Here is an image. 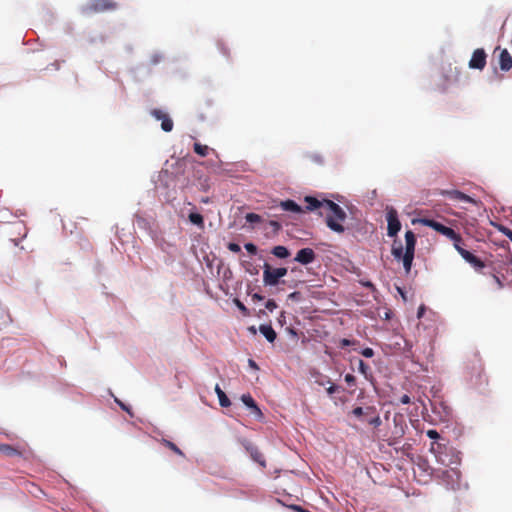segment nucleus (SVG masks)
Returning a JSON list of instances; mask_svg holds the SVG:
<instances>
[{
    "instance_id": "nucleus-9",
    "label": "nucleus",
    "mask_w": 512,
    "mask_h": 512,
    "mask_svg": "<svg viewBox=\"0 0 512 512\" xmlns=\"http://www.w3.org/2000/svg\"><path fill=\"white\" fill-rule=\"evenodd\" d=\"M487 55L482 48L476 49L469 61V68L483 70L486 66Z\"/></svg>"
},
{
    "instance_id": "nucleus-5",
    "label": "nucleus",
    "mask_w": 512,
    "mask_h": 512,
    "mask_svg": "<svg viewBox=\"0 0 512 512\" xmlns=\"http://www.w3.org/2000/svg\"><path fill=\"white\" fill-rule=\"evenodd\" d=\"M421 223L427 227L434 229L435 231L441 233L442 235L448 237L449 239H451L454 242V244L455 243L459 244L462 242V238H461L460 234L455 232L454 229L447 227L436 220L424 218V219H421Z\"/></svg>"
},
{
    "instance_id": "nucleus-36",
    "label": "nucleus",
    "mask_w": 512,
    "mask_h": 512,
    "mask_svg": "<svg viewBox=\"0 0 512 512\" xmlns=\"http://www.w3.org/2000/svg\"><path fill=\"white\" fill-rule=\"evenodd\" d=\"M265 307L266 309H268L269 311H273L274 309L277 308V304L276 302L273 300V299H269L266 304H265Z\"/></svg>"
},
{
    "instance_id": "nucleus-40",
    "label": "nucleus",
    "mask_w": 512,
    "mask_h": 512,
    "mask_svg": "<svg viewBox=\"0 0 512 512\" xmlns=\"http://www.w3.org/2000/svg\"><path fill=\"white\" fill-rule=\"evenodd\" d=\"M338 387L334 384H332L331 386H329L326 391L329 395H332L334 394L336 391H337Z\"/></svg>"
},
{
    "instance_id": "nucleus-13",
    "label": "nucleus",
    "mask_w": 512,
    "mask_h": 512,
    "mask_svg": "<svg viewBox=\"0 0 512 512\" xmlns=\"http://www.w3.org/2000/svg\"><path fill=\"white\" fill-rule=\"evenodd\" d=\"M316 259V253L311 248H302L300 249L295 257V261L303 264L308 265L312 263Z\"/></svg>"
},
{
    "instance_id": "nucleus-3",
    "label": "nucleus",
    "mask_w": 512,
    "mask_h": 512,
    "mask_svg": "<svg viewBox=\"0 0 512 512\" xmlns=\"http://www.w3.org/2000/svg\"><path fill=\"white\" fill-rule=\"evenodd\" d=\"M435 477L448 489H458L460 486L461 473L456 468H441L435 471Z\"/></svg>"
},
{
    "instance_id": "nucleus-54",
    "label": "nucleus",
    "mask_w": 512,
    "mask_h": 512,
    "mask_svg": "<svg viewBox=\"0 0 512 512\" xmlns=\"http://www.w3.org/2000/svg\"><path fill=\"white\" fill-rule=\"evenodd\" d=\"M509 239L512 241V235L509 237Z\"/></svg>"
},
{
    "instance_id": "nucleus-17",
    "label": "nucleus",
    "mask_w": 512,
    "mask_h": 512,
    "mask_svg": "<svg viewBox=\"0 0 512 512\" xmlns=\"http://www.w3.org/2000/svg\"><path fill=\"white\" fill-rule=\"evenodd\" d=\"M246 449H247V451H249L250 456L252 457V459L255 462L259 463L263 467L266 466L265 458H264L263 454L258 450L257 447L250 445V446H247Z\"/></svg>"
},
{
    "instance_id": "nucleus-23",
    "label": "nucleus",
    "mask_w": 512,
    "mask_h": 512,
    "mask_svg": "<svg viewBox=\"0 0 512 512\" xmlns=\"http://www.w3.org/2000/svg\"><path fill=\"white\" fill-rule=\"evenodd\" d=\"M358 370L366 379L372 377L370 366L361 359H358Z\"/></svg>"
},
{
    "instance_id": "nucleus-27",
    "label": "nucleus",
    "mask_w": 512,
    "mask_h": 512,
    "mask_svg": "<svg viewBox=\"0 0 512 512\" xmlns=\"http://www.w3.org/2000/svg\"><path fill=\"white\" fill-rule=\"evenodd\" d=\"M162 443L167 447L169 448L170 450H172L174 453H176L177 455L179 456H184V453L182 452L181 449L178 448V446L176 444H174L173 442L169 441V440H166V439H163L162 440Z\"/></svg>"
},
{
    "instance_id": "nucleus-10",
    "label": "nucleus",
    "mask_w": 512,
    "mask_h": 512,
    "mask_svg": "<svg viewBox=\"0 0 512 512\" xmlns=\"http://www.w3.org/2000/svg\"><path fill=\"white\" fill-rule=\"evenodd\" d=\"M387 222H388L387 234H388V236L393 237L401 229V224H400V221L398 219V215H397L396 210L390 209L387 212Z\"/></svg>"
},
{
    "instance_id": "nucleus-52",
    "label": "nucleus",
    "mask_w": 512,
    "mask_h": 512,
    "mask_svg": "<svg viewBox=\"0 0 512 512\" xmlns=\"http://www.w3.org/2000/svg\"><path fill=\"white\" fill-rule=\"evenodd\" d=\"M223 54H224V55H228L227 50H226V49H224V48H223Z\"/></svg>"
},
{
    "instance_id": "nucleus-33",
    "label": "nucleus",
    "mask_w": 512,
    "mask_h": 512,
    "mask_svg": "<svg viewBox=\"0 0 512 512\" xmlns=\"http://www.w3.org/2000/svg\"><path fill=\"white\" fill-rule=\"evenodd\" d=\"M345 382L349 385V386H355L356 385V378L354 375L352 374H346L345 375Z\"/></svg>"
},
{
    "instance_id": "nucleus-38",
    "label": "nucleus",
    "mask_w": 512,
    "mask_h": 512,
    "mask_svg": "<svg viewBox=\"0 0 512 512\" xmlns=\"http://www.w3.org/2000/svg\"><path fill=\"white\" fill-rule=\"evenodd\" d=\"M399 401H400L401 404H409V403H411V399H410V397L407 394L402 395L400 397Z\"/></svg>"
},
{
    "instance_id": "nucleus-25",
    "label": "nucleus",
    "mask_w": 512,
    "mask_h": 512,
    "mask_svg": "<svg viewBox=\"0 0 512 512\" xmlns=\"http://www.w3.org/2000/svg\"><path fill=\"white\" fill-rule=\"evenodd\" d=\"M189 220L191 223L202 227L204 225V219L201 214L199 213H190L189 214Z\"/></svg>"
},
{
    "instance_id": "nucleus-7",
    "label": "nucleus",
    "mask_w": 512,
    "mask_h": 512,
    "mask_svg": "<svg viewBox=\"0 0 512 512\" xmlns=\"http://www.w3.org/2000/svg\"><path fill=\"white\" fill-rule=\"evenodd\" d=\"M118 4L113 0H90L84 8L86 13H100L117 9Z\"/></svg>"
},
{
    "instance_id": "nucleus-14",
    "label": "nucleus",
    "mask_w": 512,
    "mask_h": 512,
    "mask_svg": "<svg viewBox=\"0 0 512 512\" xmlns=\"http://www.w3.org/2000/svg\"><path fill=\"white\" fill-rule=\"evenodd\" d=\"M242 402L251 409L252 413L257 417L261 418L263 416L260 408L257 406L255 400L252 398L250 394H243L241 396Z\"/></svg>"
},
{
    "instance_id": "nucleus-21",
    "label": "nucleus",
    "mask_w": 512,
    "mask_h": 512,
    "mask_svg": "<svg viewBox=\"0 0 512 512\" xmlns=\"http://www.w3.org/2000/svg\"><path fill=\"white\" fill-rule=\"evenodd\" d=\"M271 253L280 259H286L290 256V251L282 245H278L272 248Z\"/></svg>"
},
{
    "instance_id": "nucleus-29",
    "label": "nucleus",
    "mask_w": 512,
    "mask_h": 512,
    "mask_svg": "<svg viewBox=\"0 0 512 512\" xmlns=\"http://www.w3.org/2000/svg\"><path fill=\"white\" fill-rule=\"evenodd\" d=\"M306 157L316 163V164H322L323 163V157L320 155V154H317V153H309L306 155Z\"/></svg>"
},
{
    "instance_id": "nucleus-24",
    "label": "nucleus",
    "mask_w": 512,
    "mask_h": 512,
    "mask_svg": "<svg viewBox=\"0 0 512 512\" xmlns=\"http://www.w3.org/2000/svg\"><path fill=\"white\" fill-rule=\"evenodd\" d=\"M193 149L196 154L202 157L207 156L209 151L211 150L207 145H202L201 143L198 142L194 143Z\"/></svg>"
},
{
    "instance_id": "nucleus-45",
    "label": "nucleus",
    "mask_w": 512,
    "mask_h": 512,
    "mask_svg": "<svg viewBox=\"0 0 512 512\" xmlns=\"http://www.w3.org/2000/svg\"><path fill=\"white\" fill-rule=\"evenodd\" d=\"M494 279H495L497 285L499 286V288H502L504 286L499 277L494 276Z\"/></svg>"
},
{
    "instance_id": "nucleus-15",
    "label": "nucleus",
    "mask_w": 512,
    "mask_h": 512,
    "mask_svg": "<svg viewBox=\"0 0 512 512\" xmlns=\"http://www.w3.org/2000/svg\"><path fill=\"white\" fill-rule=\"evenodd\" d=\"M499 65L503 71H508L512 68V57L506 49L501 50L499 53Z\"/></svg>"
},
{
    "instance_id": "nucleus-41",
    "label": "nucleus",
    "mask_w": 512,
    "mask_h": 512,
    "mask_svg": "<svg viewBox=\"0 0 512 512\" xmlns=\"http://www.w3.org/2000/svg\"><path fill=\"white\" fill-rule=\"evenodd\" d=\"M116 403L119 404V406L126 412L130 413V409L124 404L122 403L121 401H119L118 399H115Z\"/></svg>"
},
{
    "instance_id": "nucleus-11",
    "label": "nucleus",
    "mask_w": 512,
    "mask_h": 512,
    "mask_svg": "<svg viewBox=\"0 0 512 512\" xmlns=\"http://www.w3.org/2000/svg\"><path fill=\"white\" fill-rule=\"evenodd\" d=\"M151 115L157 120H161V128L165 132H170L173 129V121L172 119L162 110L153 109L151 111Z\"/></svg>"
},
{
    "instance_id": "nucleus-47",
    "label": "nucleus",
    "mask_w": 512,
    "mask_h": 512,
    "mask_svg": "<svg viewBox=\"0 0 512 512\" xmlns=\"http://www.w3.org/2000/svg\"><path fill=\"white\" fill-rule=\"evenodd\" d=\"M299 294H300L299 292H293V293L289 294V298L296 299V298H298Z\"/></svg>"
},
{
    "instance_id": "nucleus-19",
    "label": "nucleus",
    "mask_w": 512,
    "mask_h": 512,
    "mask_svg": "<svg viewBox=\"0 0 512 512\" xmlns=\"http://www.w3.org/2000/svg\"><path fill=\"white\" fill-rule=\"evenodd\" d=\"M280 207L284 211H289L293 213H301L303 210L301 206H299L295 201L293 200H285L280 202Z\"/></svg>"
},
{
    "instance_id": "nucleus-43",
    "label": "nucleus",
    "mask_w": 512,
    "mask_h": 512,
    "mask_svg": "<svg viewBox=\"0 0 512 512\" xmlns=\"http://www.w3.org/2000/svg\"><path fill=\"white\" fill-rule=\"evenodd\" d=\"M340 345H341V347L349 346V345H351V341L344 338L341 340Z\"/></svg>"
},
{
    "instance_id": "nucleus-18",
    "label": "nucleus",
    "mask_w": 512,
    "mask_h": 512,
    "mask_svg": "<svg viewBox=\"0 0 512 512\" xmlns=\"http://www.w3.org/2000/svg\"><path fill=\"white\" fill-rule=\"evenodd\" d=\"M0 453L8 457L22 456V451L9 444H0Z\"/></svg>"
},
{
    "instance_id": "nucleus-12",
    "label": "nucleus",
    "mask_w": 512,
    "mask_h": 512,
    "mask_svg": "<svg viewBox=\"0 0 512 512\" xmlns=\"http://www.w3.org/2000/svg\"><path fill=\"white\" fill-rule=\"evenodd\" d=\"M441 195L448 197L451 200L454 201H462V202H468L475 204L476 201L470 197L469 195H466L465 193L459 191V190H442Z\"/></svg>"
},
{
    "instance_id": "nucleus-8",
    "label": "nucleus",
    "mask_w": 512,
    "mask_h": 512,
    "mask_svg": "<svg viewBox=\"0 0 512 512\" xmlns=\"http://www.w3.org/2000/svg\"><path fill=\"white\" fill-rule=\"evenodd\" d=\"M454 248L457 250V252L462 256V258L467 261L469 264H471L476 270H481L485 267V263L476 257L474 254L469 252L468 250L464 249L461 246V243L454 244Z\"/></svg>"
},
{
    "instance_id": "nucleus-6",
    "label": "nucleus",
    "mask_w": 512,
    "mask_h": 512,
    "mask_svg": "<svg viewBox=\"0 0 512 512\" xmlns=\"http://www.w3.org/2000/svg\"><path fill=\"white\" fill-rule=\"evenodd\" d=\"M426 435L430 439L435 440L434 442L431 443L430 451L436 456L437 460L440 463L445 464V459L442 457V454L446 449V444L439 441L443 440V438H441L440 434L434 429L428 430L426 432Z\"/></svg>"
},
{
    "instance_id": "nucleus-22",
    "label": "nucleus",
    "mask_w": 512,
    "mask_h": 512,
    "mask_svg": "<svg viewBox=\"0 0 512 512\" xmlns=\"http://www.w3.org/2000/svg\"><path fill=\"white\" fill-rule=\"evenodd\" d=\"M215 392L218 396L219 404L222 407H229L231 405L229 398L226 396L225 392L220 388L218 384L215 386Z\"/></svg>"
},
{
    "instance_id": "nucleus-16",
    "label": "nucleus",
    "mask_w": 512,
    "mask_h": 512,
    "mask_svg": "<svg viewBox=\"0 0 512 512\" xmlns=\"http://www.w3.org/2000/svg\"><path fill=\"white\" fill-rule=\"evenodd\" d=\"M305 202L307 203L306 209L309 211H313L316 209H322L323 211L326 210L325 200L320 201L315 197L307 196L305 197ZM324 212H321L323 214Z\"/></svg>"
},
{
    "instance_id": "nucleus-26",
    "label": "nucleus",
    "mask_w": 512,
    "mask_h": 512,
    "mask_svg": "<svg viewBox=\"0 0 512 512\" xmlns=\"http://www.w3.org/2000/svg\"><path fill=\"white\" fill-rule=\"evenodd\" d=\"M372 412H374L373 407H367L366 409H363L362 407H356L352 410V414L356 417H361L362 415H368Z\"/></svg>"
},
{
    "instance_id": "nucleus-30",
    "label": "nucleus",
    "mask_w": 512,
    "mask_h": 512,
    "mask_svg": "<svg viewBox=\"0 0 512 512\" xmlns=\"http://www.w3.org/2000/svg\"><path fill=\"white\" fill-rule=\"evenodd\" d=\"M235 304L237 308L243 313V315H249V311L246 306L238 299H235Z\"/></svg>"
},
{
    "instance_id": "nucleus-4",
    "label": "nucleus",
    "mask_w": 512,
    "mask_h": 512,
    "mask_svg": "<svg viewBox=\"0 0 512 512\" xmlns=\"http://www.w3.org/2000/svg\"><path fill=\"white\" fill-rule=\"evenodd\" d=\"M288 269L286 267L272 268L270 264L264 263L263 265V283L265 286H277L281 278L287 275Z\"/></svg>"
},
{
    "instance_id": "nucleus-35",
    "label": "nucleus",
    "mask_w": 512,
    "mask_h": 512,
    "mask_svg": "<svg viewBox=\"0 0 512 512\" xmlns=\"http://www.w3.org/2000/svg\"><path fill=\"white\" fill-rule=\"evenodd\" d=\"M228 249L233 253H239L241 251L240 245L233 242L228 244Z\"/></svg>"
},
{
    "instance_id": "nucleus-51",
    "label": "nucleus",
    "mask_w": 512,
    "mask_h": 512,
    "mask_svg": "<svg viewBox=\"0 0 512 512\" xmlns=\"http://www.w3.org/2000/svg\"><path fill=\"white\" fill-rule=\"evenodd\" d=\"M202 202H203V203H208V202H209V199H208V198H204V199H202Z\"/></svg>"
},
{
    "instance_id": "nucleus-53",
    "label": "nucleus",
    "mask_w": 512,
    "mask_h": 512,
    "mask_svg": "<svg viewBox=\"0 0 512 512\" xmlns=\"http://www.w3.org/2000/svg\"><path fill=\"white\" fill-rule=\"evenodd\" d=\"M250 330H251V332L256 333V330L254 327H251Z\"/></svg>"
},
{
    "instance_id": "nucleus-1",
    "label": "nucleus",
    "mask_w": 512,
    "mask_h": 512,
    "mask_svg": "<svg viewBox=\"0 0 512 512\" xmlns=\"http://www.w3.org/2000/svg\"><path fill=\"white\" fill-rule=\"evenodd\" d=\"M405 252L403 253V246L401 242L394 241L392 245V255L395 257V259L403 260V266L405 268V271L407 273L410 272L412 262L414 259V252H415V245H416V237L415 234L408 230L405 233Z\"/></svg>"
},
{
    "instance_id": "nucleus-20",
    "label": "nucleus",
    "mask_w": 512,
    "mask_h": 512,
    "mask_svg": "<svg viewBox=\"0 0 512 512\" xmlns=\"http://www.w3.org/2000/svg\"><path fill=\"white\" fill-rule=\"evenodd\" d=\"M259 330L270 343L275 341L277 335L271 325H260Z\"/></svg>"
},
{
    "instance_id": "nucleus-39",
    "label": "nucleus",
    "mask_w": 512,
    "mask_h": 512,
    "mask_svg": "<svg viewBox=\"0 0 512 512\" xmlns=\"http://www.w3.org/2000/svg\"><path fill=\"white\" fill-rule=\"evenodd\" d=\"M426 311V308L424 305H421L419 308H418V311H417V317L420 319L424 316V313Z\"/></svg>"
},
{
    "instance_id": "nucleus-2",
    "label": "nucleus",
    "mask_w": 512,
    "mask_h": 512,
    "mask_svg": "<svg viewBox=\"0 0 512 512\" xmlns=\"http://www.w3.org/2000/svg\"><path fill=\"white\" fill-rule=\"evenodd\" d=\"M326 214L325 222L326 225L334 232L343 233L345 228L343 222L346 220V212L338 204L331 200H325Z\"/></svg>"
},
{
    "instance_id": "nucleus-37",
    "label": "nucleus",
    "mask_w": 512,
    "mask_h": 512,
    "mask_svg": "<svg viewBox=\"0 0 512 512\" xmlns=\"http://www.w3.org/2000/svg\"><path fill=\"white\" fill-rule=\"evenodd\" d=\"M382 423L380 417L377 415L369 420V424L373 425L374 427L380 426Z\"/></svg>"
},
{
    "instance_id": "nucleus-28",
    "label": "nucleus",
    "mask_w": 512,
    "mask_h": 512,
    "mask_svg": "<svg viewBox=\"0 0 512 512\" xmlns=\"http://www.w3.org/2000/svg\"><path fill=\"white\" fill-rule=\"evenodd\" d=\"M247 222L251 224L260 223L262 221V217L256 213H248L245 216Z\"/></svg>"
},
{
    "instance_id": "nucleus-34",
    "label": "nucleus",
    "mask_w": 512,
    "mask_h": 512,
    "mask_svg": "<svg viewBox=\"0 0 512 512\" xmlns=\"http://www.w3.org/2000/svg\"><path fill=\"white\" fill-rule=\"evenodd\" d=\"M244 247L247 250V252H249L250 254H256L257 253V247L253 243H246L244 245Z\"/></svg>"
},
{
    "instance_id": "nucleus-42",
    "label": "nucleus",
    "mask_w": 512,
    "mask_h": 512,
    "mask_svg": "<svg viewBox=\"0 0 512 512\" xmlns=\"http://www.w3.org/2000/svg\"><path fill=\"white\" fill-rule=\"evenodd\" d=\"M252 299L254 301H262L264 299V297L262 295L258 294V293H255V294L252 295Z\"/></svg>"
},
{
    "instance_id": "nucleus-44",
    "label": "nucleus",
    "mask_w": 512,
    "mask_h": 512,
    "mask_svg": "<svg viewBox=\"0 0 512 512\" xmlns=\"http://www.w3.org/2000/svg\"><path fill=\"white\" fill-rule=\"evenodd\" d=\"M249 366L252 367L253 369H258L256 362L252 359H249Z\"/></svg>"
},
{
    "instance_id": "nucleus-31",
    "label": "nucleus",
    "mask_w": 512,
    "mask_h": 512,
    "mask_svg": "<svg viewBox=\"0 0 512 512\" xmlns=\"http://www.w3.org/2000/svg\"><path fill=\"white\" fill-rule=\"evenodd\" d=\"M497 228L506 237L509 238L510 236H512V230L509 229L508 227H506L504 225H498Z\"/></svg>"
},
{
    "instance_id": "nucleus-50",
    "label": "nucleus",
    "mask_w": 512,
    "mask_h": 512,
    "mask_svg": "<svg viewBox=\"0 0 512 512\" xmlns=\"http://www.w3.org/2000/svg\"><path fill=\"white\" fill-rule=\"evenodd\" d=\"M251 274H258V270H255V269H252V271H250Z\"/></svg>"
},
{
    "instance_id": "nucleus-48",
    "label": "nucleus",
    "mask_w": 512,
    "mask_h": 512,
    "mask_svg": "<svg viewBox=\"0 0 512 512\" xmlns=\"http://www.w3.org/2000/svg\"><path fill=\"white\" fill-rule=\"evenodd\" d=\"M364 285H365L366 287H371V288L373 287V284H372L371 282H367V283H365Z\"/></svg>"
},
{
    "instance_id": "nucleus-49",
    "label": "nucleus",
    "mask_w": 512,
    "mask_h": 512,
    "mask_svg": "<svg viewBox=\"0 0 512 512\" xmlns=\"http://www.w3.org/2000/svg\"><path fill=\"white\" fill-rule=\"evenodd\" d=\"M251 274H258V270H255V269H252V271H250Z\"/></svg>"
},
{
    "instance_id": "nucleus-46",
    "label": "nucleus",
    "mask_w": 512,
    "mask_h": 512,
    "mask_svg": "<svg viewBox=\"0 0 512 512\" xmlns=\"http://www.w3.org/2000/svg\"><path fill=\"white\" fill-rule=\"evenodd\" d=\"M270 225L272 227H274L275 229H279L280 228V224L277 221H271Z\"/></svg>"
},
{
    "instance_id": "nucleus-32",
    "label": "nucleus",
    "mask_w": 512,
    "mask_h": 512,
    "mask_svg": "<svg viewBox=\"0 0 512 512\" xmlns=\"http://www.w3.org/2000/svg\"><path fill=\"white\" fill-rule=\"evenodd\" d=\"M361 355L366 357V358H371L374 356V350L370 347H366L364 348L363 350H361Z\"/></svg>"
}]
</instances>
